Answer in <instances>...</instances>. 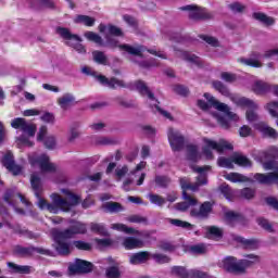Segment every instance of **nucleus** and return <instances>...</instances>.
<instances>
[{
	"label": "nucleus",
	"instance_id": "nucleus-1",
	"mask_svg": "<svg viewBox=\"0 0 278 278\" xmlns=\"http://www.w3.org/2000/svg\"><path fill=\"white\" fill-rule=\"evenodd\" d=\"M98 29L100 34H104L106 47H110L111 49H119V51H124V53H129V55H138L139 58H142V53L148 51V53H151L152 55H156L163 60L166 59L164 53L157 52L155 49H147L144 46L132 47L127 43H118V40L112 36H123V30L114 25L100 24Z\"/></svg>",
	"mask_w": 278,
	"mask_h": 278
},
{
	"label": "nucleus",
	"instance_id": "nucleus-2",
	"mask_svg": "<svg viewBox=\"0 0 278 278\" xmlns=\"http://www.w3.org/2000/svg\"><path fill=\"white\" fill-rule=\"evenodd\" d=\"M194 173H198L199 176L197 177L195 184H190L188 178H180V186L182 189V199L185 202H180L175 204L176 210L179 212H186V210H190V207H194L199 203V201L192 198L186 190H191L192 192H197L201 186H207V170H210V166L205 165L202 167H192Z\"/></svg>",
	"mask_w": 278,
	"mask_h": 278
},
{
	"label": "nucleus",
	"instance_id": "nucleus-3",
	"mask_svg": "<svg viewBox=\"0 0 278 278\" xmlns=\"http://www.w3.org/2000/svg\"><path fill=\"white\" fill-rule=\"evenodd\" d=\"M205 100H198V106L200 110H203L204 112H207L210 108H214L218 112H222L224 115L220 114H213V116L216 118L217 123L223 127V129H229L231 127V121L233 123H238L239 117L238 114L231 112V109H229V105L218 102L216 98H214L210 93H204Z\"/></svg>",
	"mask_w": 278,
	"mask_h": 278
},
{
	"label": "nucleus",
	"instance_id": "nucleus-4",
	"mask_svg": "<svg viewBox=\"0 0 278 278\" xmlns=\"http://www.w3.org/2000/svg\"><path fill=\"white\" fill-rule=\"evenodd\" d=\"M231 101L235 105H239V108H248L247 119L249 123H254V129L263 134V136H267L268 138H277V130L264 122H258L260 116L257 113H255V110H257V103L251 99L238 96H232Z\"/></svg>",
	"mask_w": 278,
	"mask_h": 278
},
{
	"label": "nucleus",
	"instance_id": "nucleus-5",
	"mask_svg": "<svg viewBox=\"0 0 278 278\" xmlns=\"http://www.w3.org/2000/svg\"><path fill=\"white\" fill-rule=\"evenodd\" d=\"M30 185L35 192V197L38 199L37 205L38 207H40V210H48V212H50L51 214H59L62 211L64 212V204L58 202V200L61 199L59 194L54 193L51 195L53 203H47V200L40 197V193L42 192V182L40 181V174H31Z\"/></svg>",
	"mask_w": 278,
	"mask_h": 278
},
{
	"label": "nucleus",
	"instance_id": "nucleus-6",
	"mask_svg": "<svg viewBox=\"0 0 278 278\" xmlns=\"http://www.w3.org/2000/svg\"><path fill=\"white\" fill-rule=\"evenodd\" d=\"M257 262H260V256L255 254H248L245 258L240 261L233 256H227L222 261V268L233 275H243L249 266H253V264H257Z\"/></svg>",
	"mask_w": 278,
	"mask_h": 278
},
{
	"label": "nucleus",
	"instance_id": "nucleus-7",
	"mask_svg": "<svg viewBox=\"0 0 278 278\" xmlns=\"http://www.w3.org/2000/svg\"><path fill=\"white\" fill-rule=\"evenodd\" d=\"M11 127H13V129H21V131L28 136L22 135L17 138V147H20V149L22 147H34V142L29 140V138L36 136V125L27 123L23 117H16L11 122Z\"/></svg>",
	"mask_w": 278,
	"mask_h": 278
},
{
	"label": "nucleus",
	"instance_id": "nucleus-8",
	"mask_svg": "<svg viewBox=\"0 0 278 278\" xmlns=\"http://www.w3.org/2000/svg\"><path fill=\"white\" fill-rule=\"evenodd\" d=\"M131 90H138L139 94L141 97H148L150 101L151 108H155L156 112L161 114V116H164V118H173L170 116V113L168 111L162 110L160 108V101L155 99V94L152 93L151 89H149V86H147V83L142 80L135 81L134 84L130 85Z\"/></svg>",
	"mask_w": 278,
	"mask_h": 278
},
{
	"label": "nucleus",
	"instance_id": "nucleus-9",
	"mask_svg": "<svg viewBox=\"0 0 278 278\" xmlns=\"http://www.w3.org/2000/svg\"><path fill=\"white\" fill-rule=\"evenodd\" d=\"M257 157L262 163L264 170H275V173L277 172V162H275V160H278L277 147L271 146L266 150L258 152Z\"/></svg>",
	"mask_w": 278,
	"mask_h": 278
},
{
	"label": "nucleus",
	"instance_id": "nucleus-10",
	"mask_svg": "<svg viewBox=\"0 0 278 278\" xmlns=\"http://www.w3.org/2000/svg\"><path fill=\"white\" fill-rule=\"evenodd\" d=\"M204 147H203V155H205L206 160H213L214 154L213 151H217V153H223V151H231L233 149V146L231 143L227 142L226 140H219L218 142L204 138L203 139Z\"/></svg>",
	"mask_w": 278,
	"mask_h": 278
},
{
	"label": "nucleus",
	"instance_id": "nucleus-11",
	"mask_svg": "<svg viewBox=\"0 0 278 278\" xmlns=\"http://www.w3.org/2000/svg\"><path fill=\"white\" fill-rule=\"evenodd\" d=\"M28 162L33 167L38 166L41 173H55L56 170L55 164L51 163L49 155L45 153L38 154L35 152L29 154Z\"/></svg>",
	"mask_w": 278,
	"mask_h": 278
},
{
	"label": "nucleus",
	"instance_id": "nucleus-12",
	"mask_svg": "<svg viewBox=\"0 0 278 278\" xmlns=\"http://www.w3.org/2000/svg\"><path fill=\"white\" fill-rule=\"evenodd\" d=\"M20 199V201L26 205V207H29L31 205V203H29V201H27V199H25V197H23V194H21L18 191L16 190H12V189H8L4 192L3 195V201L5 203H8V205H10L11 207H13V210L16 212V214H25V211H23V208H18L16 207V200Z\"/></svg>",
	"mask_w": 278,
	"mask_h": 278
},
{
	"label": "nucleus",
	"instance_id": "nucleus-13",
	"mask_svg": "<svg viewBox=\"0 0 278 278\" xmlns=\"http://www.w3.org/2000/svg\"><path fill=\"white\" fill-rule=\"evenodd\" d=\"M13 253L14 255H18L20 257H31V255H34L35 253H39V255H49V250H46L43 248H36L34 245H14Z\"/></svg>",
	"mask_w": 278,
	"mask_h": 278
},
{
	"label": "nucleus",
	"instance_id": "nucleus-14",
	"mask_svg": "<svg viewBox=\"0 0 278 278\" xmlns=\"http://www.w3.org/2000/svg\"><path fill=\"white\" fill-rule=\"evenodd\" d=\"M70 275H85L92 273V263L77 258L68 266Z\"/></svg>",
	"mask_w": 278,
	"mask_h": 278
},
{
	"label": "nucleus",
	"instance_id": "nucleus-15",
	"mask_svg": "<svg viewBox=\"0 0 278 278\" xmlns=\"http://www.w3.org/2000/svg\"><path fill=\"white\" fill-rule=\"evenodd\" d=\"M167 138L173 151H181V149H184V144H186V139L181 136V132L169 128L167 131Z\"/></svg>",
	"mask_w": 278,
	"mask_h": 278
},
{
	"label": "nucleus",
	"instance_id": "nucleus-16",
	"mask_svg": "<svg viewBox=\"0 0 278 278\" xmlns=\"http://www.w3.org/2000/svg\"><path fill=\"white\" fill-rule=\"evenodd\" d=\"M60 233H63V231H60V230L52 231L54 242H56V251L58 253H60V255H68L71 253V244L64 241L68 240V238L71 237L60 236Z\"/></svg>",
	"mask_w": 278,
	"mask_h": 278
},
{
	"label": "nucleus",
	"instance_id": "nucleus-17",
	"mask_svg": "<svg viewBox=\"0 0 278 278\" xmlns=\"http://www.w3.org/2000/svg\"><path fill=\"white\" fill-rule=\"evenodd\" d=\"M2 166H5L9 173L14 176L21 175L23 173V167L14 162V154L12 152H7L1 160Z\"/></svg>",
	"mask_w": 278,
	"mask_h": 278
},
{
	"label": "nucleus",
	"instance_id": "nucleus-18",
	"mask_svg": "<svg viewBox=\"0 0 278 278\" xmlns=\"http://www.w3.org/2000/svg\"><path fill=\"white\" fill-rule=\"evenodd\" d=\"M181 10L189 12V18L193 21H205L212 18V13L207 12L205 9H199L195 5H186Z\"/></svg>",
	"mask_w": 278,
	"mask_h": 278
},
{
	"label": "nucleus",
	"instance_id": "nucleus-19",
	"mask_svg": "<svg viewBox=\"0 0 278 278\" xmlns=\"http://www.w3.org/2000/svg\"><path fill=\"white\" fill-rule=\"evenodd\" d=\"M62 192H63V194H66V198L59 199L58 203L63 205L64 212H68V210H71V207H74V205H77L79 203V198L77 195L71 193V191H68L67 189H62Z\"/></svg>",
	"mask_w": 278,
	"mask_h": 278
},
{
	"label": "nucleus",
	"instance_id": "nucleus-20",
	"mask_svg": "<svg viewBox=\"0 0 278 278\" xmlns=\"http://www.w3.org/2000/svg\"><path fill=\"white\" fill-rule=\"evenodd\" d=\"M225 222L226 225H229L230 227H236V225L244 226L248 224L247 218H244V216L233 211H228L225 213Z\"/></svg>",
	"mask_w": 278,
	"mask_h": 278
},
{
	"label": "nucleus",
	"instance_id": "nucleus-21",
	"mask_svg": "<svg viewBox=\"0 0 278 278\" xmlns=\"http://www.w3.org/2000/svg\"><path fill=\"white\" fill-rule=\"evenodd\" d=\"M97 81L101 84L102 86H106L108 88L116 89V88H127V85H125V81L118 79V78H108L103 75L96 76Z\"/></svg>",
	"mask_w": 278,
	"mask_h": 278
},
{
	"label": "nucleus",
	"instance_id": "nucleus-22",
	"mask_svg": "<svg viewBox=\"0 0 278 278\" xmlns=\"http://www.w3.org/2000/svg\"><path fill=\"white\" fill-rule=\"evenodd\" d=\"M47 131H48L47 126H41L37 134V140L38 142H43L47 149H55V137L53 136L47 137Z\"/></svg>",
	"mask_w": 278,
	"mask_h": 278
},
{
	"label": "nucleus",
	"instance_id": "nucleus-23",
	"mask_svg": "<svg viewBox=\"0 0 278 278\" xmlns=\"http://www.w3.org/2000/svg\"><path fill=\"white\" fill-rule=\"evenodd\" d=\"M86 231H88L86 224L76 222L71 228L63 230V233H59V237L75 238V236L86 233Z\"/></svg>",
	"mask_w": 278,
	"mask_h": 278
},
{
	"label": "nucleus",
	"instance_id": "nucleus-24",
	"mask_svg": "<svg viewBox=\"0 0 278 278\" xmlns=\"http://www.w3.org/2000/svg\"><path fill=\"white\" fill-rule=\"evenodd\" d=\"M212 214V204L210 202H204L201 204L200 210H192L191 216L195 218H207Z\"/></svg>",
	"mask_w": 278,
	"mask_h": 278
},
{
	"label": "nucleus",
	"instance_id": "nucleus-25",
	"mask_svg": "<svg viewBox=\"0 0 278 278\" xmlns=\"http://www.w3.org/2000/svg\"><path fill=\"white\" fill-rule=\"evenodd\" d=\"M123 247L127 249V251H131L132 249H142V247H144V242L134 237H126L123 240Z\"/></svg>",
	"mask_w": 278,
	"mask_h": 278
},
{
	"label": "nucleus",
	"instance_id": "nucleus-26",
	"mask_svg": "<svg viewBox=\"0 0 278 278\" xmlns=\"http://www.w3.org/2000/svg\"><path fill=\"white\" fill-rule=\"evenodd\" d=\"M260 60H262V54H260V52H253L250 59H240L239 62H241V64H244L245 66H253L254 68H260L262 66Z\"/></svg>",
	"mask_w": 278,
	"mask_h": 278
},
{
	"label": "nucleus",
	"instance_id": "nucleus-27",
	"mask_svg": "<svg viewBox=\"0 0 278 278\" xmlns=\"http://www.w3.org/2000/svg\"><path fill=\"white\" fill-rule=\"evenodd\" d=\"M236 242L242 244L243 249L255 251L260 247V242L255 239H245L244 237H235Z\"/></svg>",
	"mask_w": 278,
	"mask_h": 278
},
{
	"label": "nucleus",
	"instance_id": "nucleus-28",
	"mask_svg": "<svg viewBox=\"0 0 278 278\" xmlns=\"http://www.w3.org/2000/svg\"><path fill=\"white\" fill-rule=\"evenodd\" d=\"M56 34H59L63 40H68V42H71V40H74V42H81V38L77 35H73L68 28L58 27Z\"/></svg>",
	"mask_w": 278,
	"mask_h": 278
},
{
	"label": "nucleus",
	"instance_id": "nucleus-29",
	"mask_svg": "<svg viewBox=\"0 0 278 278\" xmlns=\"http://www.w3.org/2000/svg\"><path fill=\"white\" fill-rule=\"evenodd\" d=\"M187 160L190 162H199L201 160V152H199V147L194 144H188L186 148Z\"/></svg>",
	"mask_w": 278,
	"mask_h": 278
},
{
	"label": "nucleus",
	"instance_id": "nucleus-30",
	"mask_svg": "<svg viewBox=\"0 0 278 278\" xmlns=\"http://www.w3.org/2000/svg\"><path fill=\"white\" fill-rule=\"evenodd\" d=\"M58 103L61 110H68V108L75 103V96H73V93H65L58 99Z\"/></svg>",
	"mask_w": 278,
	"mask_h": 278
},
{
	"label": "nucleus",
	"instance_id": "nucleus-31",
	"mask_svg": "<svg viewBox=\"0 0 278 278\" xmlns=\"http://www.w3.org/2000/svg\"><path fill=\"white\" fill-rule=\"evenodd\" d=\"M7 266L12 273H18L20 275H29V273H31V266L29 265H16L9 262L7 263Z\"/></svg>",
	"mask_w": 278,
	"mask_h": 278
},
{
	"label": "nucleus",
	"instance_id": "nucleus-32",
	"mask_svg": "<svg viewBox=\"0 0 278 278\" xmlns=\"http://www.w3.org/2000/svg\"><path fill=\"white\" fill-rule=\"evenodd\" d=\"M147 260H149V252H139L129 256V263L132 264V266H138V264H144Z\"/></svg>",
	"mask_w": 278,
	"mask_h": 278
},
{
	"label": "nucleus",
	"instance_id": "nucleus-33",
	"mask_svg": "<svg viewBox=\"0 0 278 278\" xmlns=\"http://www.w3.org/2000/svg\"><path fill=\"white\" fill-rule=\"evenodd\" d=\"M232 160L237 166H241L242 168H251L253 166L251 160L242 154H233Z\"/></svg>",
	"mask_w": 278,
	"mask_h": 278
},
{
	"label": "nucleus",
	"instance_id": "nucleus-34",
	"mask_svg": "<svg viewBox=\"0 0 278 278\" xmlns=\"http://www.w3.org/2000/svg\"><path fill=\"white\" fill-rule=\"evenodd\" d=\"M225 178L228 180V181H231L232 184H244L247 181H252L251 178L242 175V174H238V173H230V174H227L225 176Z\"/></svg>",
	"mask_w": 278,
	"mask_h": 278
},
{
	"label": "nucleus",
	"instance_id": "nucleus-35",
	"mask_svg": "<svg viewBox=\"0 0 278 278\" xmlns=\"http://www.w3.org/2000/svg\"><path fill=\"white\" fill-rule=\"evenodd\" d=\"M252 16L255 21L263 23V25H266L267 27H270V25H273L275 23V18H273L262 12H255V13H253Z\"/></svg>",
	"mask_w": 278,
	"mask_h": 278
},
{
	"label": "nucleus",
	"instance_id": "nucleus-36",
	"mask_svg": "<svg viewBox=\"0 0 278 278\" xmlns=\"http://www.w3.org/2000/svg\"><path fill=\"white\" fill-rule=\"evenodd\" d=\"M177 55L178 58H181L182 60H185L186 62H190L191 64H201V59L190 52L178 51Z\"/></svg>",
	"mask_w": 278,
	"mask_h": 278
},
{
	"label": "nucleus",
	"instance_id": "nucleus-37",
	"mask_svg": "<svg viewBox=\"0 0 278 278\" xmlns=\"http://www.w3.org/2000/svg\"><path fill=\"white\" fill-rule=\"evenodd\" d=\"M111 229H114L115 231H123L124 233H137V236H142V232L127 227L125 224H112Z\"/></svg>",
	"mask_w": 278,
	"mask_h": 278
},
{
	"label": "nucleus",
	"instance_id": "nucleus-38",
	"mask_svg": "<svg viewBox=\"0 0 278 278\" xmlns=\"http://www.w3.org/2000/svg\"><path fill=\"white\" fill-rule=\"evenodd\" d=\"M102 207L104 212H110L111 214H116V212H123L125 210L118 202H106Z\"/></svg>",
	"mask_w": 278,
	"mask_h": 278
},
{
	"label": "nucleus",
	"instance_id": "nucleus-39",
	"mask_svg": "<svg viewBox=\"0 0 278 278\" xmlns=\"http://www.w3.org/2000/svg\"><path fill=\"white\" fill-rule=\"evenodd\" d=\"M97 20L94 17L88 15H77L74 20V23H80L81 25H86V27L94 26Z\"/></svg>",
	"mask_w": 278,
	"mask_h": 278
},
{
	"label": "nucleus",
	"instance_id": "nucleus-40",
	"mask_svg": "<svg viewBox=\"0 0 278 278\" xmlns=\"http://www.w3.org/2000/svg\"><path fill=\"white\" fill-rule=\"evenodd\" d=\"M85 38L91 42H96V45H99L100 47H108V43L103 42V38H101L97 33L87 31L85 33Z\"/></svg>",
	"mask_w": 278,
	"mask_h": 278
},
{
	"label": "nucleus",
	"instance_id": "nucleus-41",
	"mask_svg": "<svg viewBox=\"0 0 278 278\" xmlns=\"http://www.w3.org/2000/svg\"><path fill=\"white\" fill-rule=\"evenodd\" d=\"M172 275L178 278H190V270L188 271L184 266L172 267Z\"/></svg>",
	"mask_w": 278,
	"mask_h": 278
},
{
	"label": "nucleus",
	"instance_id": "nucleus-42",
	"mask_svg": "<svg viewBox=\"0 0 278 278\" xmlns=\"http://www.w3.org/2000/svg\"><path fill=\"white\" fill-rule=\"evenodd\" d=\"M90 230L93 233H98L99 236H109L108 229L105 228V225H103V224L91 223Z\"/></svg>",
	"mask_w": 278,
	"mask_h": 278
},
{
	"label": "nucleus",
	"instance_id": "nucleus-43",
	"mask_svg": "<svg viewBox=\"0 0 278 278\" xmlns=\"http://www.w3.org/2000/svg\"><path fill=\"white\" fill-rule=\"evenodd\" d=\"M92 55H93V60L97 64H101L102 66H108L109 62H108V56L105 55V53H103L101 51H93Z\"/></svg>",
	"mask_w": 278,
	"mask_h": 278
},
{
	"label": "nucleus",
	"instance_id": "nucleus-44",
	"mask_svg": "<svg viewBox=\"0 0 278 278\" xmlns=\"http://www.w3.org/2000/svg\"><path fill=\"white\" fill-rule=\"evenodd\" d=\"M148 199L152 205H157L159 207L166 204V200L160 194L150 193L148 194Z\"/></svg>",
	"mask_w": 278,
	"mask_h": 278
},
{
	"label": "nucleus",
	"instance_id": "nucleus-45",
	"mask_svg": "<svg viewBox=\"0 0 278 278\" xmlns=\"http://www.w3.org/2000/svg\"><path fill=\"white\" fill-rule=\"evenodd\" d=\"M257 225L268 233H275V228L273 227V224L268 222V219L264 217L257 218Z\"/></svg>",
	"mask_w": 278,
	"mask_h": 278
},
{
	"label": "nucleus",
	"instance_id": "nucleus-46",
	"mask_svg": "<svg viewBox=\"0 0 278 278\" xmlns=\"http://www.w3.org/2000/svg\"><path fill=\"white\" fill-rule=\"evenodd\" d=\"M252 90L255 94H264V92H268V85L264 81H256L254 83Z\"/></svg>",
	"mask_w": 278,
	"mask_h": 278
},
{
	"label": "nucleus",
	"instance_id": "nucleus-47",
	"mask_svg": "<svg viewBox=\"0 0 278 278\" xmlns=\"http://www.w3.org/2000/svg\"><path fill=\"white\" fill-rule=\"evenodd\" d=\"M213 88H215V90H217V92H219L224 97H229L230 94L227 86H225V84H223V81L220 80L213 81Z\"/></svg>",
	"mask_w": 278,
	"mask_h": 278
},
{
	"label": "nucleus",
	"instance_id": "nucleus-48",
	"mask_svg": "<svg viewBox=\"0 0 278 278\" xmlns=\"http://www.w3.org/2000/svg\"><path fill=\"white\" fill-rule=\"evenodd\" d=\"M219 190L222 194H224L225 199H227L228 201H231V199H233V197L236 195V192L231 190L229 185L227 184L220 185Z\"/></svg>",
	"mask_w": 278,
	"mask_h": 278
},
{
	"label": "nucleus",
	"instance_id": "nucleus-49",
	"mask_svg": "<svg viewBox=\"0 0 278 278\" xmlns=\"http://www.w3.org/2000/svg\"><path fill=\"white\" fill-rule=\"evenodd\" d=\"M206 236H207V238H222L223 230H220V228L215 227V226H208L206 228Z\"/></svg>",
	"mask_w": 278,
	"mask_h": 278
},
{
	"label": "nucleus",
	"instance_id": "nucleus-50",
	"mask_svg": "<svg viewBox=\"0 0 278 278\" xmlns=\"http://www.w3.org/2000/svg\"><path fill=\"white\" fill-rule=\"evenodd\" d=\"M217 164L222 166V168H233V155L230 157H219Z\"/></svg>",
	"mask_w": 278,
	"mask_h": 278
},
{
	"label": "nucleus",
	"instance_id": "nucleus-51",
	"mask_svg": "<svg viewBox=\"0 0 278 278\" xmlns=\"http://www.w3.org/2000/svg\"><path fill=\"white\" fill-rule=\"evenodd\" d=\"M167 222L170 225H174V227H181L182 229H190V227H192V225L190 223L184 222L181 219L168 218Z\"/></svg>",
	"mask_w": 278,
	"mask_h": 278
},
{
	"label": "nucleus",
	"instance_id": "nucleus-52",
	"mask_svg": "<svg viewBox=\"0 0 278 278\" xmlns=\"http://www.w3.org/2000/svg\"><path fill=\"white\" fill-rule=\"evenodd\" d=\"M154 181L159 188H167L168 184H170V178L166 176H155Z\"/></svg>",
	"mask_w": 278,
	"mask_h": 278
},
{
	"label": "nucleus",
	"instance_id": "nucleus-53",
	"mask_svg": "<svg viewBox=\"0 0 278 278\" xmlns=\"http://www.w3.org/2000/svg\"><path fill=\"white\" fill-rule=\"evenodd\" d=\"M191 253H194L195 255H201L203 253H207V245L205 243L192 245Z\"/></svg>",
	"mask_w": 278,
	"mask_h": 278
},
{
	"label": "nucleus",
	"instance_id": "nucleus-54",
	"mask_svg": "<svg viewBox=\"0 0 278 278\" xmlns=\"http://www.w3.org/2000/svg\"><path fill=\"white\" fill-rule=\"evenodd\" d=\"M152 260H154L156 264H168V262H170V258L168 256L160 253L152 254Z\"/></svg>",
	"mask_w": 278,
	"mask_h": 278
},
{
	"label": "nucleus",
	"instance_id": "nucleus-55",
	"mask_svg": "<svg viewBox=\"0 0 278 278\" xmlns=\"http://www.w3.org/2000/svg\"><path fill=\"white\" fill-rule=\"evenodd\" d=\"M241 199H253L255 197V190L251 188H244L239 191Z\"/></svg>",
	"mask_w": 278,
	"mask_h": 278
},
{
	"label": "nucleus",
	"instance_id": "nucleus-56",
	"mask_svg": "<svg viewBox=\"0 0 278 278\" xmlns=\"http://www.w3.org/2000/svg\"><path fill=\"white\" fill-rule=\"evenodd\" d=\"M128 173L129 167H127V165H124L115 169V177H117L118 181H121V179H123V177H125Z\"/></svg>",
	"mask_w": 278,
	"mask_h": 278
},
{
	"label": "nucleus",
	"instance_id": "nucleus-57",
	"mask_svg": "<svg viewBox=\"0 0 278 278\" xmlns=\"http://www.w3.org/2000/svg\"><path fill=\"white\" fill-rule=\"evenodd\" d=\"M106 277L108 278H121V269L116 266L109 267L106 269Z\"/></svg>",
	"mask_w": 278,
	"mask_h": 278
},
{
	"label": "nucleus",
	"instance_id": "nucleus-58",
	"mask_svg": "<svg viewBox=\"0 0 278 278\" xmlns=\"http://www.w3.org/2000/svg\"><path fill=\"white\" fill-rule=\"evenodd\" d=\"M207 274L205 271H201L199 269L189 270V278H207Z\"/></svg>",
	"mask_w": 278,
	"mask_h": 278
},
{
	"label": "nucleus",
	"instance_id": "nucleus-59",
	"mask_svg": "<svg viewBox=\"0 0 278 278\" xmlns=\"http://www.w3.org/2000/svg\"><path fill=\"white\" fill-rule=\"evenodd\" d=\"M200 38L202 40H204V42H206L207 45H211V47H218V39L217 38H214V37H211V36H205V35L200 36Z\"/></svg>",
	"mask_w": 278,
	"mask_h": 278
},
{
	"label": "nucleus",
	"instance_id": "nucleus-60",
	"mask_svg": "<svg viewBox=\"0 0 278 278\" xmlns=\"http://www.w3.org/2000/svg\"><path fill=\"white\" fill-rule=\"evenodd\" d=\"M74 247H76V249H79L80 251H90L91 249L90 243L84 241H75Z\"/></svg>",
	"mask_w": 278,
	"mask_h": 278
},
{
	"label": "nucleus",
	"instance_id": "nucleus-61",
	"mask_svg": "<svg viewBox=\"0 0 278 278\" xmlns=\"http://www.w3.org/2000/svg\"><path fill=\"white\" fill-rule=\"evenodd\" d=\"M222 79L224 81H227L228 84H231V83L236 81V75L228 73V72H224V73H222Z\"/></svg>",
	"mask_w": 278,
	"mask_h": 278
},
{
	"label": "nucleus",
	"instance_id": "nucleus-62",
	"mask_svg": "<svg viewBox=\"0 0 278 278\" xmlns=\"http://www.w3.org/2000/svg\"><path fill=\"white\" fill-rule=\"evenodd\" d=\"M251 127L244 125L239 129V136H241V138H248V136L251 135Z\"/></svg>",
	"mask_w": 278,
	"mask_h": 278
},
{
	"label": "nucleus",
	"instance_id": "nucleus-63",
	"mask_svg": "<svg viewBox=\"0 0 278 278\" xmlns=\"http://www.w3.org/2000/svg\"><path fill=\"white\" fill-rule=\"evenodd\" d=\"M174 90L175 92H177V94H180L181 97H188V88H186L185 86L177 85Z\"/></svg>",
	"mask_w": 278,
	"mask_h": 278
},
{
	"label": "nucleus",
	"instance_id": "nucleus-64",
	"mask_svg": "<svg viewBox=\"0 0 278 278\" xmlns=\"http://www.w3.org/2000/svg\"><path fill=\"white\" fill-rule=\"evenodd\" d=\"M229 8L232 12H242L244 10V5L239 2H233L229 4Z\"/></svg>",
	"mask_w": 278,
	"mask_h": 278
}]
</instances>
